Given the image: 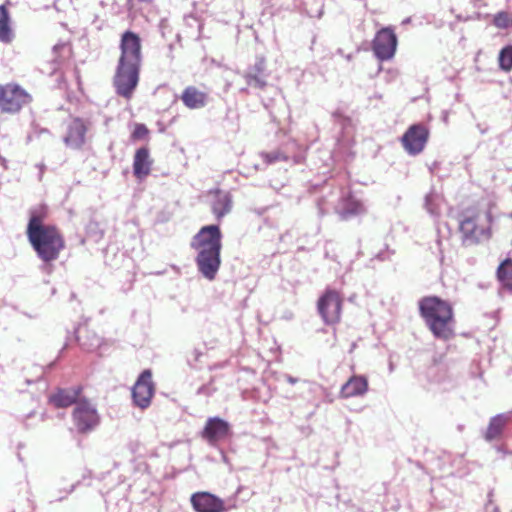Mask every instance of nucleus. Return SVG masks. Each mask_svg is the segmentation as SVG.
Returning <instances> with one entry per match:
<instances>
[{
    "label": "nucleus",
    "instance_id": "26",
    "mask_svg": "<svg viewBox=\"0 0 512 512\" xmlns=\"http://www.w3.org/2000/svg\"><path fill=\"white\" fill-rule=\"evenodd\" d=\"M499 66L504 71L512 70V46L508 45L504 47L498 57Z\"/></svg>",
    "mask_w": 512,
    "mask_h": 512
},
{
    "label": "nucleus",
    "instance_id": "3",
    "mask_svg": "<svg viewBox=\"0 0 512 512\" xmlns=\"http://www.w3.org/2000/svg\"><path fill=\"white\" fill-rule=\"evenodd\" d=\"M492 215L489 210L467 214L460 221V232L466 245L488 240L491 236Z\"/></svg>",
    "mask_w": 512,
    "mask_h": 512
},
{
    "label": "nucleus",
    "instance_id": "44",
    "mask_svg": "<svg viewBox=\"0 0 512 512\" xmlns=\"http://www.w3.org/2000/svg\"><path fill=\"white\" fill-rule=\"evenodd\" d=\"M485 131H486L485 129L480 128V132H481L482 134H483V133H485Z\"/></svg>",
    "mask_w": 512,
    "mask_h": 512
},
{
    "label": "nucleus",
    "instance_id": "7",
    "mask_svg": "<svg viewBox=\"0 0 512 512\" xmlns=\"http://www.w3.org/2000/svg\"><path fill=\"white\" fill-rule=\"evenodd\" d=\"M190 246L195 251H221L222 233L218 225L203 226L192 238Z\"/></svg>",
    "mask_w": 512,
    "mask_h": 512
},
{
    "label": "nucleus",
    "instance_id": "32",
    "mask_svg": "<svg viewBox=\"0 0 512 512\" xmlns=\"http://www.w3.org/2000/svg\"><path fill=\"white\" fill-rule=\"evenodd\" d=\"M155 0H127L126 5L129 11H138L142 5H151Z\"/></svg>",
    "mask_w": 512,
    "mask_h": 512
},
{
    "label": "nucleus",
    "instance_id": "38",
    "mask_svg": "<svg viewBox=\"0 0 512 512\" xmlns=\"http://www.w3.org/2000/svg\"><path fill=\"white\" fill-rule=\"evenodd\" d=\"M182 96L188 97V96H198V91L194 87H188L183 92Z\"/></svg>",
    "mask_w": 512,
    "mask_h": 512
},
{
    "label": "nucleus",
    "instance_id": "22",
    "mask_svg": "<svg viewBox=\"0 0 512 512\" xmlns=\"http://www.w3.org/2000/svg\"><path fill=\"white\" fill-rule=\"evenodd\" d=\"M497 276L504 287L512 291V260L506 259L503 261L498 269Z\"/></svg>",
    "mask_w": 512,
    "mask_h": 512
},
{
    "label": "nucleus",
    "instance_id": "21",
    "mask_svg": "<svg viewBox=\"0 0 512 512\" xmlns=\"http://www.w3.org/2000/svg\"><path fill=\"white\" fill-rule=\"evenodd\" d=\"M14 38L10 14L6 4L0 5V42L9 44Z\"/></svg>",
    "mask_w": 512,
    "mask_h": 512
},
{
    "label": "nucleus",
    "instance_id": "30",
    "mask_svg": "<svg viewBox=\"0 0 512 512\" xmlns=\"http://www.w3.org/2000/svg\"><path fill=\"white\" fill-rule=\"evenodd\" d=\"M43 134L51 136V133L46 128H40L38 126H34L32 131L27 135L26 142L30 143L34 138H40Z\"/></svg>",
    "mask_w": 512,
    "mask_h": 512
},
{
    "label": "nucleus",
    "instance_id": "13",
    "mask_svg": "<svg viewBox=\"0 0 512 512\" xmlns=\"http://www.w3.org/2000/svg\"><path fill=\"white\" fill-rule=\"evenodd\" d=\"M191 503L197 512H226L231 508L226 507L222 499L208 492L194 493Z\"/></svg>",
    "mask_w": 512,
    "mask_h": 512
},
{
    "label": "nucleus",
    "instance_id": "29",
    "mask_svg": "<svg viewBox=\"0 0 512 512\" xmlns=\"http://www.w3.org/2000/svg\"><path fill=\"white\" fill-rule=\"evenodd\" d=\"M181 100L189 109H199L206 105V98H181Z\"/></svg>",
    "mask_w": 512,
    "mask_h": 512
},
{
    "label": "nucleus",
    "instance_id": "34",
    "mask_svg": "<svg viewBox=\"0 0 512 512\" xmlns=\"http://www.w3.org/2000/svg\"><path fill=\"white\" fill-rule=\"evenodd\" d=\"M363 211V207L360 203H353L352 206L350 208H346L343 213H342V217L343 218H348L349 216H352V215H357L359 213H361Z\"/></svg>",
    "mask_w": 512,
    "mask_h": 512
},
{
    "label": "nucleus",
    "instance_id": "39",
    "mask_svg": "<svg viewBox=\"0 0 512 512\" xmlns=\"http://www.w3.org/2000/svg\"><path fill=\"white\" fill-rule=\"evenodd\" d=\"M192 356H193L194 361H198V360L200 359V357L202 356V352H201V350H199V349H194V350L192 351Z\"/></svg>",
    "mask_w": 512,
    "mask_h": 512
},
{
    "label": "nucleus",
    "instance_id": "33",
    "mask_svg": "<svg viewBox=\"0 0 512 512\" xmlns=\"http://www.w3.org/2000/svg\"><path fill=\"white\" fill-rule=\"evenodd\" d=\"M101 342H102V339L100 337H98L96 334H92L91 335V339H90V342L89 343H86V342H83L81 343V345L89 350V351H92L98 347H100L101 345Z\"/></svg>",
    "mask_w": 512,
    "mask_h": 512
},
{
    "label": "nucleus",
    "instance_id": "4",
    "mask_svg": "<svg viewBox=\"0 0 512 512\" xmlns=\"http://www.w3.org/2000/svg\"><path fill=\"white\" fill-rule=\"evenodd\" d=\"M119 47L120 57L117 65L141 67L142 45L139 35L132 31H125L121 36Z\"/></svg>",
    "mask_w": 512,
    "mask_h": 512
},
{
    "label": "nucleus",
    "instance_id": "28",
    "mask_svg": "<svg viewBox=\"0 0 512 512\" xmlns=\"http://www.w3.org/2000/svg\"><path fill=\"white\" fill-rule=\"evenodd\" d=\"M492 23L499 29H506L512 24V18L506 11H500L493 16Z\"/></svg>",
    "mask_w": 512,
    "mask_h": 512
},
{
    "label": "nucleus",
    "instance_id": "23",
    "mask_svg": "<svg viewBox=\"0 0 512 512\" xmlns=\"http://www.w3.org/2000/svg\"><path fill=\"white\" fill-rule=\"evenodd\" d=\"M260 156L263 159V161L268 165L275 164L280 161L287 162L290 159V156L281 150H274L271 152H261Z\"/></svg>",
    "mask_w": 512,
    "mask_h": 512
},
{
    "label": "nucleus",
    "instance_id": "16",
    "mask_svg": "<svg viewBox=\"0 0 512 512\" xmlns=\"http://www.w3.org/2000/svg\"><path fill=\"white\" fill-rule=\"evenodd\" d=\"M233 198L230 192L220 189L215 190L213 200L211 202V211L217 218L221 220L232 210Z\"/></svg>",
    "mask_w": 512,
    "mask_h": 512
},
{
    "label": "nucleus",
    "instance_id": "2",
    "mask_svg": "<svg viewBox=\"0 0 512 512\" xmlns=\"http://www.w3.org/2000/svg\"><path fill=\"white\" fill-rule=\"evenodd\" d=\"M419 312L433 336L447 341L454 336L452 306L437 296H427L419 301Z\"/></svg>",
    "mask_w": 512,
    "mask_h": 512
},
{
    "label": "nucleus",
    "instance_id": "15",
    "mask_svg": "<svg viewBox=\"0 0 512 512\" xmlns=\"http://www.w3.org/2000/svg\"><path fill=\"white\" fill-rule=\"evenodd\" d=\"M87 127L83 120L80 118H74L68 126L67 134L63 138L66 146L74 149H79L85 143V135Z\"/></svg>",
    "mask_w": 512,
    "mask_h": 512
},
{
    "label": "nucleus",
    "instance_id": "14",
    "mask_svg": "<svg viewBox=\"0 0 512 512\" xmlns=\"http://www.w3.org/2000/svg\"><path fill=\"white\" fill-rule=\"evenodd\" d=\"M230 433V424L219 418L211 417L207 420L205 427L202 431V437L210 444L214 445L218 441L228 437Z\"/></svg>",
    "mask_w": 512,
    "mask_h": 512
},
{
    "label": "nucleus",
    "instance_id": "18",
    "mask_svg": "<svg viewBox=\"0 0 512 512\" xmlns=\"http://www.w3.org/2000/svg\"><path fill=\"white\" fill-rule=\"evenodd\" d=\"M367 390L368 381L366 377L357 375L352 376L345 384H343L340 395L343 398L363 396Z\"/></svg>",
    "mask_w": 512,
    "mask_h": 512
},
{
    "label": "nucleus",
    "instance_id": "12",
    "mask_svg": "<svg viewBox=\"0 0 512 512\" xmlns=\"http://www.w3.org/2000/svg\"><path fill=\"white\" fill-rule=\"evenodd\" d=\"M221 251H198L195 262L199 273L207 280L216 278L221 266Z\"/></svg>",
    "mask_w": 512,
    "mask_h": 512
},
{
    "label": "nucleus",
    "instance_id": "1",
    "mask_svg": "<svg viewBox=\"0 0 512 512\" xmlns=\"http://www.w3.org/2000/svg\"><path fill=\"white\" fill-rule=\"evenodd\" d=\"M44 217L43 208L30 210L26 233L37 256L45 263V268H48V264L57 260L65 248V241L56 226L43 223Z\"/></svg>",
    "mask_w": 512,
    "mask_h": 512
},
{
    "label": "nucleus",
    "instance_id": "25",
    "mask_svg": "<svg viewBox=\"0 0 512 512\" xmlns=\"http://www.w3.org/2000/svg\"><path fill=\"white\" fill-rule=\"evenodd\" d=\"M439 202L440 197L438 194L431 192L426 195L424 206L430 215L438 216L440 214Z\"/></svg>",
    "mask_w": 512,
    "mask_h": 512
},
{
    "label": "nucleus",
    "instance_id": "10",
    "mask_svg": "<svg viewBox=\"0 0 512 512\" xmlns=\"http://www.w3.org/2000/svg\"><path fill=\"white\" fill-rule=\"evenodd\" d=\"M154 395V384L152 382V373L149 369L144 370L138 377L132 388V398L134 404L145 409L151 404Z\"/></svg>",
    "mask_w": 512,
    "mask_h": 512
},
{
    "label": "nucleus",
    "instance_id": "8",
    "mask_svg": "<svg viewBox=\"0 0 512 512\" xmlns=\"http://www.w3.org/2000/svg\"><path fill=\"white\" fill-rule=\"evenodd\" d=\"M397 36L390 27L380 29L372 40V50L375 56L381 60H390L397 49Z\"/></svg>",
    "mask_w": 512,
    "mask_h": 512
},
{
    "label": "nucleus",
    "instance_id": "6",
    "mask_svg": "<svg viewBox=\"0 0 512 512\" xmlns=\"http://www.w3.org/2000/svg\"><path fill=\"white\" fill-rule=\"evenodd\" d=\"M317 310L325 324L338 323L342 310L340 294L335 290L327 289L317 302Z\"/></svg>",
    "mask_w": 512,
    "mask_h": 512
},
{
    "label": "nucleus",
    "instance_id": "40",
    "mask_svg": "<svg viewBox=\"0 0 512 512\" xmlns=\"http://www.w3.org/2000/svg\"><path fill=\"white\" fill-rule=\"evenodd\" d=\"M285 379H286V381L288 383H290L292 385H294V384H296L298 382V379L293 377V376H291V375H285Z\"/></svg>",
    "mask_w": 512,
    "mask_h": 512
},
{
    "label": "nucleus",
    "instance_id": "43",
    "mask_svg": "<svg viewBox=\"0 0 512 512\" xmlns=\"http://www.w3.org/2000/svg\"><path fill=\"white\" fill-rule=\"evenodd\" d=\"M73 489H74V486H72V487L70 488V490L67 492V494L71 493V492L73 491Z\"/></svg>",
    "mask_w": 512,
    "mask_h": 512
},
{
    "label": "nucleus",
    "instance_id": "19",
    "mask_svg": "<svg viewBox=\"0 0 512 512\" xmlns=\"http://www.w3.org/2000/svg\"><path fill=\"white\" fill-rule=\"evenodd\" d=\"M80 388L78 389H59L55 394L49 397V402L57 408H66L72 404L78 403V396Z\"/></svg>",
    "mask_w": 512,
    "mask_h": 512
},
{
    "label": "nucleus",
    "instance_id": "42",
    "mask_svg": "<svg viewBox=\"0 0 512 512\" xmlns=\"http://www.w3.org/2000/svg\"><path fill=\"white\" fill-rule=\"evenodd\" d=\"M443 119H444V121H447V113L446 112L443 113Z\"/></svg>",
    "mask_w": 512,
    "mask_h": 512
},
{
    "label": "nucleus",
    "instance_id": "36",
    "mask_svg": "<svg viewBox=\"0 0 512 512\" xmlns=\"http://www.w3.org/2000/svg\"><path fill=\"white\" fill-rule=\"evenodd\" d=\"M488 497H489V500L485 507L486 512H499L498 508L492 504V500H491L492 492H489Z\"/></svg>",
    "mask_w": 512,
    "mask_h": 512
},
{
    "label": "nucleus",
    "instance_id": "5",
    "mask_svg": "<svg viewBox=\"0 0 512 512\" xmlns=\"http://www.w3.org/2000/svg\"><path fill=\"white\" fill-rule=\"evenodd\" d=\"M72 418L79 433L91 432L100 423V416L96 407L87 400L76 403Z\"/></svg>",
    "mask_w": 512,
    "mask_h": 512
},
{
    "label": "nucleus",
    "instance_id": "37",
    "mask_svg": "<svg viewBox=\"0 0 512 512\" xmlns=\"http://www.w3.org/2000/svg\"><path fill=\"white\" fill-rule=\"evenodd\" d=\"M333 117L335 119H339L343 121V125H346V122H350V118L345 116L341 111L337 110L333 113Z\"/></svg>",
    "mask_w": 512,
    "mask_h": 512
},
{
    "label": "nucleus",
    "instance_id": "41",
    "mask_svg": "<svg viewBox=\"0 0 512 512\" xmlns=\"http://www.w3.org/2000/svg\"><path fill=\"white\" fill-rule=\"evenodd\" d=\"M37 166H38V167H39V169H40L39 179H41V178H42V175H43V170H44L45 166H44V164H39V165H37Z\"/></svg>",
    "mask_w": 512,
    "mask_h": 512
},
{
    "label": "nucleus",
    "instance_id": "9",
    "mask_svg": "<svg viewBox=\"0 0 512 512\" xmlns=\"http://www.w3.org/2000/svg\"><path fill=\"white\" fill-rule=\"evenodd\" d=\"M140 67L117 65L114 86L120 96L131 95L139 82Z\"/></svg>",
    "mask_w": 512,
    "mask_h": 512
},
{
    "label": "nucleus",
    "instance_id": "20",
    "mask_svg": "<svg viewBox=\"0 0 512 512\" xmlns=\"http://www.w3.org/2000/svg\"><path fill=\"white\" fill-rule=\"evenodd\" d=\"M510 419L509 414H498L490 419L489 425L487 427L486 433H485V439L487 441H492L496 438H498L504 427L506 426L507 422Z\"/></svg>",
    "mask_w": 512,
    "mask_h": 512
},
{
    "label": "nucleus",
    "instance_id": "11",
    "mask_svg": "<svg viewBox=\"0 0 512 512\" xmlns=\"http://www.w3.org/2000/svg\"><path fill=\"white\" fill-rule=\"evenodd\" d=\"M429 131L423 124L411 125L401 138L405 151L410 155L421 153L428 141Z\"/></svg>",
    "mask_w": 512,
    "mask_h": 512
},
{
    "label": "nucleus",
    "instance_id": "35",
    "mask_svg": "<svg viewBox=\"0 0 512 512\" xmlns=\"http://www.w3.org/2000/svg\"><path fill=\"white\" fill-rule=\"evenodd\" d=\"M214 391H215V389L210 384H205L198 388L197 394L204 395V396H211Z\"/></svg>",
    "mask_w": 512,
    "mask_h": 512
},
{
    "label": "nucleus",
    "instance_id": "31",
    "mask_svg": "<svg viewBox=\"0 0 512 512\" xmlns=\"http://www.w3.org/2000/svg\"><path fill=\"white\" fill-rule=\"evenodd\" d=\"M148 133L149 130L144 124H136L131 137L133 140H139L145 138Z\"/></svg>",
    "mask_w": 512,
    "mask_h": 512
},
{
    "label": "nucleus",
    "instance_id": "17",
    "mask_svg": "<svg viewBox=\"0 0 512 512\" xmlns=\"http://www.w3.org/2000/svg\"><path fill=\"white\" fill-rule=\"evenodd\" d=\"M153 160L150 158L149 149L141 147L136 150L133 160V173L136 178L143 179L150 174Z\"/></svg>",
    "mask_w": 512,
    "mask_h": 512
},
{
    "label": "nucleus",
    "instance_id": "24",
    "mask_svg": "<svg viewBox=\"0 0 512 512\" xmlns=\"http://www.w3.org/2000/svg\"><path fill=\"white\" fill-rule=\"evenodd\" d=\"M21 98H0V111L2 113H16L18 112L23 102L20 101Z\"/></svg>",
    "mask_w": 512,
    "mask_h": 512
},
{
    "label": "nucleus",
    "instance_id": "27",
    "mask_svg": "<svg viewBox=\"0 0 512 512\" xmlns=\"http://www.w3.org/2000/svg\"><path fill=\"white\" fill-rule=\"evenodd\" d=\"M0 96H28L21 87L15 83L0 85Z\"/></svg>",
    "mask_w": 512,
    "mask_h": 512
}]
</instances>
